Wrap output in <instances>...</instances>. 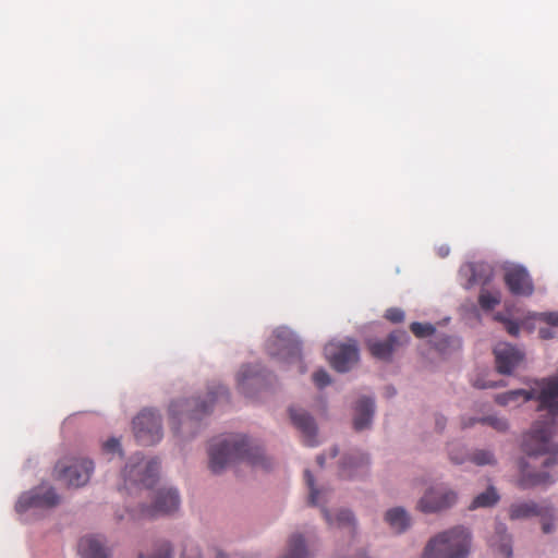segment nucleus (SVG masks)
I'll return each instance as SVG.
<instances>
[{
	"label": "nucleus",
	"instance_id": "58836bf2",
	"mask_svg": "<svg viewBox=\"0 0 558 558\" xmlns=\"http://www.w3.org/2000/svg\"><path fill=\"white\" fill-rule=\"evenodd\" d=\"M496 319L505 324V328L510 336L517 337L520 332V325L511 319L502 318L500 315L495 316Z\"/></svg>",
	"mask_w": 558,
	"mask_h": 558
},
{
	"label": "nucleus",
	"instance_id": "b1692460",
	"mask_svg": "<svg viewBox=\"0 0 558 558\" xmlns=\"http://www.w3.org/2000/svg\"><path fill=\"white\" fill-rule=\"evenodd\" d=\"M385 519L391 530L396 533L404 532L411 524V519L408 512L400 507L392 508L386 512Z\"/></svg>",
	"mask_w": 558,
	"mask_h": 558
},
{
	"label": "nucleus",
	"instance_id": "f03ea898",
	"mask_svg": "<svg viewBox=\"0 0 558 558\" xmlns=\"http://www.w3.org/2000/svg\"><path fill=\"white\" fill-rule=\"evenodd\" d=\"M238 461L265 470L272 465L264 451L253 446L245 436L231 435L213 441L209 447V468L214 473H220L227 465Z\"/></svg>",
	"mask_w": 558,
	"mask_h": 558
},
{
	"label": "nucleus",
	"instance_id": "8fccbe9b",
	"mask_svg": "<svg viewBox=\"0 0 558 558\" xmlns=\"http://www.w3.org/2000/svg\"><path fill=\"white\" fill-rule=\"evenodd\" d=\"M216 558H226V556L221 551H217Z\"/></svg>",
	"mask_w": 558,
	"mask_h": 558
},
{
	"label": "nucleus",
	"instance_id": "7c9ffc66",
	"mask_svg": "<svg viewBox=\"0 0 558 558\" xmlns=\"http://www.w3.org/2000/svg\"><path fill=\"white\" fill-rule=\"evenodd\" d=\"M499 534V544L497 545L494 541H490V546L495 548V550L501 556V558H511L512 557V548L510 544V538L506 534V529L504 526L498 527Z\"/></svg>",
	"mask_w": 558,
	"mask_h": 558
},
{
	"label": "nucleus",
	"instance_id": "c85d7f7f",
	"mask_svg": "<svg viewBox=\"0 0 558 558\" xmlns=\"http://www.w3.org/2000/svg\"><path fill=\"white\" fill-rule=\"evenodd\" d=\"M499 500V496L494 487L487 488L485 492L477 495L471 506L470 509H477L483 507H492Z\"/></svg>",
	"mask_w": 558,
	"mask_h": 558
},
{
	"label": "nucleus",
	"instance_id": "603ef678",
	"mask_svg": "<svg viewBox=\"0 0 558 558\" xmlns=\"http://www.w3.org/2000/svg\"><path fill=\"white\" fill-rule=\"evenodd\" d=\"M300 371H301V373H304V372H305V369H304V367H303V366H301V369H300Z\"/></svg>",
	"mask_w": 558,
	"mask_h": 558
},
{
	"label": "nucleus",
	"instance_id": "dca6fc26",
	"mask_svg": "<svg viewBox=\"0 0 558 558\" xmlns=\"http://www.w3.org/2000/svg\"><path fill=\"white\" fill-rule=\"evenodd\" d=\"M293 425L302 433L303 441L308 447L317 446V428L314 418L305 411L296 408L289 409Z\"/></svg>",
	"mask_w": 558,
	"mask_h": 558
},
{
	"label": "nucleus",
	"instance_id": "393cba45",
	"mask_svg": "<svg viewBox=\"0 0 558 558\" xmlns=\"http://www.w3.org/2000/svg\"><path fill=\"white\" fill-rule=\"evenodd\" d=\"M324 518L327 523L332 527L345 529L349 533H353L355 530L354 518L351 511L340 510L335 517H331L327 509H323Z\"/></svg>",
	"mask_w": 558,
	"mask_h": 558
},
{
	"label": "nucleus",
	"instance_id": "cd10ccee",
	"mask_svg": "<svg viewBox=\"0 0 558 558\" xmlns=\"http://www.w3.org/2000/svg\"><path fill=\"white\" fill-rule=\"evenodd\" d=\"M283 558H310L304 538L301 534H294L291 536L288 545V551Z\"/></svg>",
	"mask_w": 558,
	"mask_h": 558
},
{
	"label": "nucleus",
	"instance_id": "473e14b6",
	"mask_svg": "<svg viewBox=\"0 0 558 558\" xmlns=\"http://www.w3.org/2000/svg\"><path fill=\"white\" fill-rule=\"evenodd\" d=\"M304 477H305V482L310 488V497H308V502L310 505L312 506H317L319 504V495H320V490H318L315 485H314V477L312 475V473L306 470L304 472Z\"/></svg>",
	"mask_w": 558,
	"mask_h": 558
},
{
	"label": "nucleus",
	"instance_id": "864d4df0",
	"mask_svg": "<svg viewBox=\"0 0 558 558\" xmlns=\"http://www.w3.org/2000/svg\"><path fill=\"white\" fill-rule=\"evenodd\" d=\"M138 558H144V555H143V554H141V555L138 556Z\"/></svg>",
	"mask_w": 558,
	"mask_h": 558
},
{
	"label": "nucleus",
	"instance_id": "9d476101",
	"mask_svg": "<svg viewBox=\"0 0 558 558\" xmlns=\"http://www.w3.org/2000/svg\"><path fill=\"white\" fill-rule=\"evenodd\" d=\"M59 500L53 487L43 484L22 494L15 504V510L24 513L29 509H48L57 506Z\"/></svg>",
	"mask_w": 558,
	"mask_h": 558
},
{
	"label": "nucleus",
	"instance_id": "e433bc0d",
	"mask_svg": "<svg viewBox=\"0 0 558 558\" xmlns=\"http://www.w3.org/2000/svg\"><path fill=\"white\" fill-rule=\"evenodd\" d=\"M102 451L108 454L119 453L122 454L120 440L118 438H109L102 444Z\"/></svg>",
	"mask_w": 558,
	"mask_h": 558
},
{
	"label": "nucleus",
	"instance_id": "9b49d317",
	"mask_svg": "<svg viewBox=\"0 0 558 558\" xmlns=\"http://www.w3.org/2000/svg\"><path fill=\"white\" fill-rule=\"evenodd\" d=\"M532 400L538 401V411H547L551 416L558 413V376L534 380Z\"/></svg>",
	"mask_w": 558,
	"mask_h": 558
},
{
	"label": "nucleus",
	"instance_id": "4be33fe9",
	"mask_svg": "<svg viewBox=\"0 0 558 558\" xmlns=\"http://www.w3.org/2000/svg\"><path fill=\"white\" fill-rule=\"evenodd\" d=\"M78 553L83 558H109L102 542L95 536H85L80 539Z\"/></svg>",
	"mask_w": 558,
	"mask_h": 558
},
{
	"label": "nucleus",
	"instance_id": "6e6552de",
	"mask_svg": "<svg viewBox=\"0 0 558 558\" xmlns=\"http://www.w3.org/2000/svg\"><path fill=\"white\" fill-rule=\"evenodd\" d=\"M94 471V463L89 459H73L71 463L59 461L54 466L56 477L63 480L69 486L81 487L85 485Z\"/></svg>",
	"mask_w": 558,
	"mask_h": 558
},
{
	"label": "nucleus",
	"instance_id": "f704fd0d",
	"mask_svg": "<svg viewBox=\"0 0 558 558\" xmlns=\"http://www.w3.org/2000/svg\"><path fill=\"white\" fill-rule=\"evenodd\" d=\"M150 558H172L171 544L166 541L158 543Z\"/></svg>",
	"mask_w": 558,
	"mask_h": 558
},
{
	"label": "nucleus",
	"instance_id": "de8ad7c7",
	"mask_svg": "<svg viewBox=\"0 0 558 558\" xmlns=\"http://www.w3.org/2000/svg\"><path fill=\"white\" fill-rule=\"evenodd\" d=\"M324 462H325V458L324 456H318L317 457V463L320 465V466H324Z\"/></svg>",
	"mask_w": 558,
	"mask_h": 558
},
{
	"label": "nucleus",
	"instance_id": "6ab92c4d",
	"mask_svg": "<svg viewBox=\"0 0 558 558\" xmlns=\"http://www.w3.org/2000/svg\"><path fill=\"white\" fill-rule=\"evenodd\" d=\"M449 458L456 464H462L465 461H471L478 466L494 465L496 463L494 453L484 449L475 450L471 456H468L462 448L451 447L449 449Z\"/></svg>",
	"mask_w": 558,
	"mask_h": 558
},
{
	"label": "nucleus",
	"instance_id": "39448f33",
	"mask_svg": "<svg viewBox=\"0 0 558 558\" xmlns=\"http://www.w3.org/2000/svg\"><path fill=\"white\" fill-rule=\"evenodd\" d=\"M268 353L281 361L291 363L301 361V343L296 336L288 328H278L268 341Z\"/></svg>",
	"mask_w": 558,
	"mask_h": 558
},
{
	"label": "nucleus",
	"instance_id": "412c9836",
	"mask_svg": "<svg viewBox=\"0 0 558 558\" xmlns=\"http://www.w3.org/2000/svg\"><path fill=\"white\" fill-rule=\"evenodd\" d=\"M375 412L374 399L368 397L361 398L355 407L353 426L355 430H363L372 424Z\"/></svg>",
	"mask_w": 558,
	"mask_h": 558
},
{
	"label": "nucleus",
	"instance_id": "ddd939ff",
	"mask_svg": "<svg viewBox=\"0 0 558 558\" xmlns=\"http://www.w3.org/2000/svg\"><path fill=\"white\" fill-rule=\"evenodd\" d=\"M158 472L159 461L157 459L149 461L141 460L135 464H128L124 470V476L132 483H140L149 488L156 483Z\"/></svg>",
	"mask_w": 558,
	"mask_h": 558
},
{
	"label": "nucleus",
	"instance_id": "c756f323",
	"mask_svg": "<svg viewBox=\"0 0 558 558\" xmlns=\"http://www.w3.org/2000/svg\"><path fill=\"white\" fill-rule=\"evenodd\" d=\"M501 301V294L498 290L489 291L483 288L478 295V304L482 310L490 311L495 308Z\"/></svg>",
	"mask_w": 558,
	"mask_h": 558
},
{
	"label": "nucleus",
	"instance_id": "37998d69",
	"mask_svg": "<svg viewBox=\"0 0 558 558\" xmlns=\"http://www.w3.org/2000/svg\"><path fill=\"white\" fill-rule=\"evenodd\" d=\"M474 386L476 388H481V389H486V388H494L496 387L495 383L493 381H481V380H476L474 383Z\"/></svg>",
	"mask_w": 558,
	"mask_h": 558
},
{
	"label": "nucleus",
	"instance_id": "2f4dec72",
	"mask_svg": "<svg viewBox=\"0 0 558 558\" xmlns=\"http://www.w3.org/2000/svg\"><path fill=\"white\" fill-rule=\"evenodd\" d=\"M476 422H480L482 424H486L490 427H493L497 432H506L508 429V422L507 420L494 415L484 416L478 418Z\"/></svg>",
	"mask_w": 558,
	"mask_h": 558
},
{
	"label": "nucleus",
	"instance_id": "7ed1b4c3",
	"mask_svg": "<svg viewBox=\"0 0 558 558\" xmlns=\"http://www.w3.org/2000/svg\"><path fill=\"white\" fill-rule=\"evenodd\" d=\"M471 545V534L464 526H454L433 537L422 558H465Z\"/></svg>",
	"mask_w": 558,
	"mask_h": 558
},
{
	"label": "nucleus",
	"instance_id": "f257e3e1",
	"mask_svg": "<svg viewBox=\"0 0 558 558\" xmlns=\"http://www.w3.org/2000/svg\"><path fill=\"white\" fill-rule=\"evenodd\" d=\"M551 426L547 423L535 424L532 429L525 434L523 439V451L529 460L520 461V475L517 486L520 489H530L539 485H547L554 482L548 471L535 472L537 466L534 460L541 456H546L541 464L544 469H550L558 464V446L550 441Z\"/></svg>",
	"mask_w": 558,
	"mask_h": 558
},
{
	"label": "nucleus",
	"instance_id": "72a5a7b5",
	"mask_svg": "<svg viewBox=\"0 0 558 558\" xmlns=\"http://www.w3.org/2000/svg\"><path fill=\"white\" fill-rule=\"evenodd\" d=\"M411 331L418 338L428 337L434 333L435 327L430 324L412 323L410 325Z\"/></svg>",
	"mask_w": 558,
	"mask_h": 558
},
{
	"label": "nucleus",
	"instance_id": "c03bdc74",
	"mask_svg": "<svg viewBox=\"0 0 558 558\" xmlns=\"http://www.w3.org/2000/svg\"><path fill=\"white\" fill-rule=\"evenodd\" d=\"M446 420L445 417H438L436 418V426L439 428V430L444 429Z\"/></svg>",
	"mask_w": 558,
	"mask_h": 558
},
{
	"label": "nucleus",
	"instance_id": "0eeeda50",
	"mask_svg": "<svg viewBox=\"0 0 558 558\" xmlns=\"http://www.w3.org/2000/svg\"><path fill=\"white\" fill-rule=\"evenodd\" d=\"M331 367L340 373L350 371L360 360V350L355 340L329 342L324 349Z\"/></svg>",
	"mask_w": 558,
	"mask_h": 558
},
{
	"label": "nucleus",
	"instance_id": "a18cd8bd",
	"mask_svg": "<svg viewBox=\"0 0 558 558\" xmlns=\"http://www.w3.org/2000/svg\"><path fill=\"white\" fill-rule=\"evenodd\" d=\"M542 529L544 533H549L553 529V524L549 522H544Z\"/></svg>",
	"mask_w": 558,
	"mask_h": 558
},
{
	"label": "nucleus",
	"instance_id": "a19ab883",
	"mask_svg": "<svg viewBox=\"0 0 558 558\" xmlns=\"http://www.w3.org/2000/svg\"><path fill=\"white\" fill-rule=\"evenodd\" d=\"M385 317L392 323H400L404 319V313L400 308L392 307L386 311Z\"/></svg>",
	"mask_w": 558,
	"mask_h": 558
},
{
	"label": "nucleus",
	"instance_id": "c9c22d12",
	"mask_svg": "<svg viewBox=\"0 0 558 558\" xmlns=\"http://www.w3.org/2000/svg\"><path fill=\"white\" fill-rule=\"evenodd\" d=\"M181 558H202L198 546L194 542L187 541L183 546Z\"/></svg>",
	"mask_w": 558,
	"mask_h": 558
},
{
	"label": "nucleus",
	"instance_id": "f8f14e48",
	"mask_svg": "<svg viewBox=\"0 0 558 558\" xmlns=\"http://www.w3.org/2000/svg\"><path fill=\"white\" fill-rule=\"evenodd\" d=\"M496 369L504 375H510L524 360V353L517 347L500 342L494 349Z\"/></svg>",
	"mask_w": 558,
	"mask_h": 558
},
{
	"label": "nucleus",
	"instance_id": "4468645a",
	"mask_svg": "<svg viewBox=\"0 0 558 558\" xmlns=\"http://www.w3.org/2000/svg\"><path fill=\"white\" fill-rule=\"evenodd\" d=\"M505 283L513 295L530 296L534 292L533 280L522 266H513L505 271Z\"/></svg>",
	"mask_w": 558,
	"mask_h": 558
},
{
	"label": "nucleus",
	"instance_id": "4c0bfd02",
	"mask_svg": "<svg viewBox=\"0 0 558 558\" xmlns=\"http://www.w3.org/2000/svg\"><path fill=\"white\" fill-rule=\"evenodd\" d=\"M313 381L318 388H324L330 384V377L324 369H318L313 374Z\"/></svg>",
	"mask_w": 558,
	"mask_h": 558
},
{
	"label": "nucleus",
	"instance_id": "20e7f679",
	"mask_svg": "<svg viewBox=\"0 0 558 558\" xmlns=\"http://www.w3.org/2000/svg\"><path fill=\"white\" fill-rule=\"evenodd\" d=\"M218 399H228V391L223 386L208 391L204 400L192 398L172 401L169 405V415L173 430L178 432V424L183 416L189 420H199L203 415L208 414Z\"/></svg>",
	"mask_w": 558,
	"mask_h": 558
},
{
	"label": "nucleus",
	"instance_id": "423d86ee",
	"mask_svg": "<svg viewBox=\"0 0 558 558\" xmlns=\"http://www.w3.org/2000/svg\"><path fill=\"white\" fill-rule=\"evenodd\" d=\"M133 430L140 445H154L162 438L161 416L151 409H144L133 420Z\"/></svg>",
	"mask_w": 558,
	"mask_h": 558
},
{
	"label": "nucleus",
	"instance_id": "09e8293b",
	"mask_svg": "<svg viewBox=\"0 0 558 558\" xmlns=\"http://www.w3.org/2000/svg\"><path fill=\"white\" fill-rule=\"evenodd\" d=\"M337 454H338V449L337 448H332L331 451H330V456L332 458H335Z\"/></svg>",
	"mask_w": 558,
	"mask_h": 558
},
{
	"label": "nucleus",
	"instance_id": "79ce46f5",
	"mask_svg": "<svg viewBox=\"0 0 558 558\" xmlns=\"http://www.w3.org/2000/svg\"><path fill=\"white\" fill-rule=\"evenodd\" d=\"M538 335L542 339H550L555 336L554 331L548 327L539 328Z\"/></svg>",
	"mask_w": 558,
	"mask_h": 558
},
{
	"label": "nucleus",
	"instance_id": "a211bd4d",
	"mask_svg": "<svg viewBox=\"0 0 558 558\" xmlns=\"http://www.w3.org/2000/svg\"><path fill=\"white\" fill-rule=\"evenodd\" d=\"M408 340V335L404 331L391 332L384 341L369 340L367 348L371 354L379 360H389L396 345Z\"/></svg>",
	"mask_w": 558,
	"mask_h": 558
},
{
	"label": "nucleus",
	"instance_id": "bb28decb",
	"mask_svg": "<svg viewBox=\"0 0 558 558\" xmlns=\"http://www.w3.org/2000/svg\"><path fill=\"white\" fill-rule=\"evenodd\" d=\"M534 398L533 391H530V389H515L510 390L500 395H497L495 400L500 405H508L512 402H515L520 399H522L524 402L532 400Z\"/></svg>",
	"mask_w": 558,
	"mask_h": 558
},
{
	"label": "nucleus",
	"instance_id": "2eb2a0df",
	"mask_svg": "<svg viewBox=\"0 0 558 558\" xmlns=\"http://www.w3.org/2000/svg\"><path fill=\"white\" fill-rule=\"evenodd\" d=\"M179 506L180 497L178 490L172 488H163L157 492L154 505L144 509L143 514L148 517L169 514L175 511Z\"/></svg>",
	"mask_w": 558,
	"mask_h": 558
},
{
	"label": "nucleus",
	"instance_id": "49530a36",
	"mask_svg": "<svg viewBox=\"0 0 558 558\" xmlns=\"http://www.w3.org/2000/svg\"><path fill=\"white\" fill-rule=\"evenodd\" d=\"M438 254L439 256L441 257H446L448 254H449V248L448 247H445V246H441L438 251Z\"/></svg>",
	"mask_w": 558,
	"mask_h": 558
},
{
	"label": "nucleus",
	"instance_id": "a878e982",
	"mask_svg": "<svg viewBox=\"0 0 558 558\" xmlns=\"http://www.w3.org/2000/svg\"><path fill=\"white\" fill-rule=\"evenodd\" d=\"M541 513L542 510L535 502L513 504L509 509V517L512 520L539 515Z\"/></svg>",
	"mask_w": 558,
	"mask_h": 558
},
{
	"label": "nucleus",
	"instance_id": "aec40b11",
	"mask_svg": "<svg viewBox=\"0 0 558 558\" xmlns=\"http://www.w3.org/2000/svg\"><path fill=\"white\" fill-rule=\"evenodd\" d=\"M236 383L242 393L250 395L251 387H262L264 375L256 366L243 365L236 375Z\"/></svg>",
	"mask_w": 558,
	"mask_h": 558
},
{
	"label": "nucleus",
	"instance_id": "f3484780",
	"mask_svg": "<svg viewBox=\"0 0 558 558\" xmlns=\"http://www.w3.org/2000/svg\"><path fill=\"white\" fill-rule=\"evenodd\" d=\"M460 275L466 278L465 288L488 284L494 276L493 269L485 263H469L461 267Z\"/></svg>",
	"mask_w": 558,
	"mask_h": 558
},
{
	"label": "nucleus",
	"instance_id": "ea45409f",
	"mask_svg": "<svg viewBox=\"0 0 558 558\" xmlns=\"http://www.w3.org/2000/svg\"><path fill=\"white\" fill-rule=\"evenodd\" d=\"M536 319L544 322L549 326L558 327V312L539 313Z\"/></svg>",
	"mask_w": 558,
	"mask_h": 558
},
{
	"label": "nucleus",
	"instance_id": "3c124183",
	"mask_svg": "<svg viewBox=\"0 0 558 558\" xmlns=\"http://www.w3.org/2000/svg\"><path fill=\"white\" fill-rule=\"evenodd\" d=\"M387 391L389 392L390 396L395 395V390L393 389L388 388Z\"/></svg>",
	"mask_w": 558,
	"mask_h": 558
},
{
	"label": "nucleus",
	"instance_id": "1a4fd4ad",
	"mask_svg": "<svg viewBox=\"0 0 558 558\" xmlns=\"http://www.w3.org/2000/svg\"><path fill=\"white\" fill-rule=\"evenodd\" d=\"M458 495L445 485L429 487L417 502V509L424 513H435L451 508Z\"/></svg>",
	"mask_w": 558,
	"mask_h": 558
},
{
	"label": "nucleus",
	"instance_id": "5701e85b",
	"mask_svg": "<svg viewBox=\"0 0 558 558\" xmlns=\"http://www.w3.org/2000/svg\"><path fill=\"white\" fill-rule=\"evenodd\" d=\"M369 459L365 453L359 452L349 457H345L341 463L340 474L342 477H353L357 470H364L368 466Z\"/></svg>",
	"mask_w": 558,
	"mask_h": 558
}]
</instances>
